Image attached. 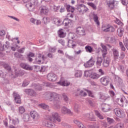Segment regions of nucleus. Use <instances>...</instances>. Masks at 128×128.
Wrapping results in <instances>:
<instances>
[{"label":"nucleus","instance_id":"f257e3e1","mask_svg":"<svg viewBox=\"0 0 128 128\" xmlns=\"http://www.w3.org/2000/svg\"><path fill=\"white\" fill-rule=\"evenodd\" d=\"M46 120H46L43 122L44 126L46 128H55L56 124L54 122H60V116L56 112H54L52 114V116H46Z\"/></svg>","mask_w":128,"mask_h":128},{"label":"nucleus","instance_id":"f03ea898","mask_svg":"<svg viewBox=\"0 0 128 128\" xmlns=\"http://www.w3.org/2000/svg\"><path fill=\"white\" fill-rule=\"evenodd\" d=\"M102 48V56L104 58V60L102 63V66L104 68H108L110 66V58H106V56L108 54V50L106 49V46L102 44H101Z\"/></svg>","mask_w":128,"mask_h":128},{"label":"nucleus","instance_id":"7ed1b4c3","mask_svg":"<svg viewBox=\"0 0 128 128\" xmlns=\"http://www.w3.org/2000/svg\"><path fill=\"white\" fill-rule=\"evenodd\" d=\"M60 94H58L56 92H51L50 94V98L49 100L50 102H52L54 100V102H56V104H54V106L56 108H60V102L58 100H60Z\"/></svg>","mask_w":128,"mask_h":128},{"label":"nucleus","instance_id":"20e7f679","mask_svg":"<svg viewBox=\"0 0 128 128\" xmlns=\"http://www.w3.org/2000/svg\"><path fill=\"white\" fill-rule=\"evenodd\" d=\"M102 30L104 32H114V28L108 24H103L102 26Z\"/></svg>","mask_w":128,"mask_h":128},{"label":"nucleus","instance_id":"39448f33","mask_svg":"<svg viewBox=\"0 0 128 128\" xmlns=\"http://www.w3.org/2000/svg\"><path fill=\"white\" fill-rule=\"evenodd\" d=\"M35 62L37 64H46L48 61L46 60V58L44 57V56H42V54H39L38 58L35 59Z\"/></svg>","mask_w":128,"mask_h":128},{"label":"nucleus","instance_id":"423d86ee","mask_svg":"<svg viewBox=\"0 0 128 128\" xmlns=\"http://www.w3.org/2000/svg\"><path fill=\"white\" fill-rule=\"evenodd\" d=\"M114 112L116 116H118V118H124L126 117L124 112V111L120 108H116L114 109Z\"/></svg>","mask_w":128,"mask_h":128},{"label":"nucleus","instance_id":"0eeeda50","mask_svg":"<svg viewBox=\"0 0 128 128\" xmlns=\"http://www.w3.org/2000/svg\"><path fill=\"white\" fill-rule=\"evenodd\" d=\"M110 78L108 76H104L100 78V83L105 86H106L110 84Z\"/></svg>","mask_w":128,"mask_h":128},{"label":"nucleus","instance_id":"6e6552de","mask_svg":"<svg viewBox=\"0 0 128 128\" xmlns=\"http://www.w3.org/2000/svg\"><path fill=\"white\" fill-rule=\"evenodd\" d=\"M62 24H64V26H66L67 28H72L74 26V23L72 22V20L68 18L64 19L62 22Z\"/></svg>","mask_w":128,"mask_h":128},{"label":"nucleus","instance_id":"1a4fd4ad","mask_svg":"<svg viewBox=\"0 0 128 128\" xmlns=\"http://www.w3.org/2000/svg\"><path fill=\"white\" fill-rule=\"evenodd\" d=\"M47 78L50 82H56L58 80V76L53 72H50L48 74Z\"/></svg>","mask_w":128,"mask_h":128},{"label":"nucleus","instance_id":"9d476101","mask_svg":"<svg viewBox=\"0 0 128 128\" xmlns=\"http://www.w3.org/2000/svg\"><path fill=\"white\" fill-rule=\"evenodd\" d=\"M30 115L31 118L34 120L36 122L40 118V114L36 110H32L30 112Z\"/></svg>","mask_w":128,"mask_h":128},{"label":"nucleus","instance_id":"9b49d317","mask_svg":"<svg viewBox=\"0 0 128 128\" xmlns=\"http://www.w3.org/2000/svg\"><path fill=\"white\" fill-rule=\"evenodd\" d=\"M106 2L110 10H112V8H114L116 4H118V2L116 1V0H106Z\"/></svg>","mask_w":128,"mask_h":128},{"label":"nucleus","instance_id":"f8f14e48","mask_svg":"<svg viewBox=\"0 0 128 128\" xmlns=\"http://www.w3.org/2000/svg\"><path fill=\"white\" fill-rule=\"evenodd\" d=\"M57 84H58L62 86H68L70 84V82L66 80H64L63 78H61L60 80Z\"/></svg>","mask_w":128,"mask_h":128},{"label":"nucleus","instance_id":"ddd939ff","mask_svg":"<svg viewBox=\"0 0 128 128\" xmlns=\"http://www.w3.org/2000/svg\"><path fill=\"white\" fill-rule=\"evenodd\" d=\"M78 10L79 12H82V14H84L88 10V8L83 4L79 5L78 7Z\"/></svg>","mask_w":128,"mask_h":128},{"label":"nucleus","instance_id":"4468645a","mask_svg":"<svg viewBox=\"0 0 128 128\" xmlns=\"http://www.w3.org/2000/svg\"><path fill=\"white\" fill-rule=\"evenodd\" d=\"M40 13L41 14H46L47 15L50 12L48 10V8L46 7V6H42L40 8Z\"/></svg>","mask_w":128,"mask_h":128},{"label":"nucleus","instance_id":"2eb2a0df","mask_svg":"<svg viewBox=\"0 0 128 128\" xmlns=\"http://www.w3.org/2000/svg\"><path fill=\"white\" fill-rule=\"evenodd\" d=\"M94 64V60H92V56L88 61L86 63H84V66L85 68H92Z\"/></svg>","mask_w":128,"mask_h":128},{"label":"nucleus","instance_id":"dca6fc26","mask_svg":"<svg viewBox=\"0 0 128 128\" xmlns=\"http://www.w3.org/2000/svg\"><path fill=\"white\" fill-rule=\"evenodd\" d=\"M76 33L79 36H86V31L82 27L79 26L76 29Z\"/></svg>","mask_w":128,"mask_h":128},{"label":"nucleus","instance_id":"f3484780","mask_svg":"<svg viewBox=\"0 0 128 128\" xmlns=\"http://www.w3.org/2000/svg\"><path fill=\"white\" fill-rule=\"evenodd\" d=\"M61 112L63 114H72V112L70 111V110L66 108V106H62L61 108Z\"/></svg>","mask_w":128,"mask_h":128},{"label":"nucleus","instance_id":"a211bd4d","mask_svg":"<svg viewBox=\"0 0 128 128\" xmlns=\"http://www.w3.org/2000/svg\"><path fill=\"white\" fill-rule=\"evenodd\" d=\"M112 52L113 56L115 60H118V58L120 56V53L118 50L116 48L112 49Z\"/></svg>","mask_w":128,"mask_h":128},{"label":"nucleus","instance_id":"6ab92c4d","mask_svg":"<svg viewBox=\"0 0 128 128\" xmlns=\"http://www.w3.org/2000/svg\"><path fill=\"white\" fill-rule=\"evenodd\" d=\"M20 66L24 70H32V68L26 64L21 63Z\"/></svg>","mask_w":128,"mask_h":128},{"label":"nucleus","instance_id":"aec40b11","mask_svg":"<svg viewBox=\"0 0 128 128\" xmlns=\"http://www.w3.org/2000/svg\"><path fill=\"white\" fill-rule=\"evenodd\" d=\"M24 92L26 94H29L32 96H36V92L32 89H24Z\"/></svg>","mask_w":128,"mask_h":128},{"label":"nucleus","instance_id":"412c9836","mask_svg":"<svg viewBox=\"0 0 128 128\" xmlns=\"http://www.w3.org/2000/svg\"><path fill=\"white\" fill-rule=\"evenodd\" d=\"M84 116L86 118H88L90 120H95L94 115V113H92V112H91L90 114H84Z\"/></svg>","mask_w":128,"mask_h":128},{"label":"nucleus","instance_id":"4be33fe9","mask_svg":"<svg viewBox=\"0 0 128 128\" xmlns=\"http://www.w3.org/2000/svg\"><path fill=\"white\" fill-rule=\"evenodd\" d=\"M14 100L16 104H20L21 102L20 96V95L16 92H14Z\"/></svg>","mask_w":128,"mask_h":128},{"label":"nucleus","instance_id":"5701e85b","mask_svg":"<svg viewBox=\"0 0 128 128\" xmlns=\"http://www.w3.org/2000/svg\"><path fill=\"white\" fill-rule=\"evenodd\" d=\"M30 22L32 24H36V26H38L42 24V22L40 20H36L34 18H30Z\"/></svg>","mask_w":128,"mask_h":128},{"label":"nucleus","instance_id":"b1692460","mask_svg":"<svg viewBox=\"0 0 128 128\" xmlns=\"http://www.w3.org/2000/svg\"><path fill=\"white\" fill-rule=\"evenodd\" d=\"M68 48H74L76 46V44L74 40H70L68 41Z\"/></svg>","mask_w":128,"mask_h":128},{"label":"nucleus","instance_id":"393cba45","mask_svg":"<svg viewBox=\"0 0 128 128\" xmlns=\"http://www.w3.org/2000/svg\"><path fill=\"white\" fill-rule=\"evenodd\" d=\"M26 0H23V2H26V6L28 8H32V6H34V4L32 3V0H30V2H26Z\"/></svg>","mask_w":128,"mask_h":128},{"label":"nucleus","instance_id":"a878e982","mask_svg":"<svg viewBox=\"0 0 128 128\" xmlns=\"http://www.w3.org/2000/svg\"><path fill=\"white\" fill-rule=\"evenodd\" d=\"M74 124H76L78 126L79 128H86V126H84V125L82 124L78 120H74Z\"/></svg>","mask_w":128,"mask_h":128},{"label":"nucleus","instance_id":"bb28decb","mask_svg":"<svg viewBox=\"0 0 128 128\" xmlns=\"http://www.w3.org/2000/svg\"><path fill=\"white\" fill-rule=\"evenodd\" d=\"M53 22L58 26H60L62 24V21L60 20L57 18H53Z\"/></svg>","mask_w":128,"mask_h":128},{"label":"nucleus","instance_id":"cd10ccee","mask_svg":"<svg viewBox=\"0 0 128 128\" xmlns=\"http://www.w3.org/2000/svg\"><path fill=\"white\" fill-rule=\"evenodd\" d=\"M58 35L60 38H65L66 37V33H64V30L62 29H60L58 31Z\"/></svg>","mask_w":128,"mask_h":128},{"label":"nucleus","instance_id":"c85d7f7f","mask_svg":"<svg viewBox=\"0 0 128 128\" xmlns=\"http://www.w3.org/2000/svg\"><path fill=\"white\" fill-rule=\"evenodd\" d=\"M4 66L5 68V70H6L8 72V74H11L10 76H12L13 74L12 73V68H10V66H8V64H4Z\"/></svg>","mask_w":128,"mask_h":128},{"label":"nucleus","instance_id":"c756f323","mask_svg":"<svg viewBox=\"0 0 128 128\" xmlns=\"http://www.w3.org/2000/svg\"><path fill=\"white\" fill-rule=\"evenodd\" d=\"M102 57H98L96 62L97 68H100V66H102Z\"/></svg>","mask_w":128,"mask_h":128},{"label":"nucleus","instance_id":"7c9ffc66","mask_svg":"<svg viewBox=\"0 0 128 128\" xmlns=\"http://www.w3.org/2000/svg\"><path fill=\"white\" fill-rule=\"evenodd\" d=\"M6 44L7 45L2 44L0 43V50L1 52H3V50H4V46H6V48H10V46L8 45L9 44L8 42H6Z\"/></svg>","mask_w":128,"mask_h":128},{"label":"nucleus","instance_id":"2f4dec72","mask_svg":"<svg viewBox=\"0 0 128 128\" xmlns=\"http://www.w3.org/2000/svg\"><path fill=\"white\" fill-rule=\"evenodd\" d=\"M118 34V36H122L124 35V28H119L117 30Z\"/></svg>","mask_w":128,"mask_h":128},{"label":"nucleus","instance_id":"473e14b6","mask_svg":"<svg viewBox=\"0 0 128 128\" xmlns=\"http://www.w3.org/2000/svg\"><path fill=\"white\" fill-rule=\"evenodd\" d=\"M38 106L39 108H43V110H48V106L46 105L45 104H40L38 105Z\"/></svg>","mask_w":128,"mask_h":128},{"label":"nucleus","instance_id":"72a5a7b5","mask_svg":"<svg viewBox=\"0 0 128 128\" xmlns=\"http://www.w3.org/2000/svg\"><path fill=\"white\" fill-rule=\"evenodd\" d=\"M50 22V18L48 17H44L43 18V22L44 24H48Z\"/></svg>","mask_w":128,"mask_h":128},{"label":"nucleus","instance_id":"f704fd0d","mask_svg":"<svg viewBox=\"0 0 128 128\" xmlns=\"http://www.w3.org/2000/svg\"><path fill=\"white\" fill-rule=\"evenodd\" d=\"M66 8L67 10V12H74V8L70 5H67Z\"/></svg>","mask_w":128,"mask_h":128},{"label":"nucleus","instance_id":"c9c22d12","mask_svg":"<svg viewBox=\"0 0 128 128\" xmlns=\"http://www.w3.org/2000/svg\"><path fill=\"white\" fill-rule=\"evenodd\" d=\"M100 76V75L99 74L94 73L91 76V78L93 80H98V78H99Z\"/></svg>","mask_w":128,"mask_h":128},{"label":"nucleus","instance_id":"e433bc0d","mask_svg":"<svg viewBox=\"0 0 128 128\" xmlns=\"http://www.w3.org/2000/svg\"><path fill=\"white\" fill-rule=\"evenodd\" d=\"M93 18L96 24H98V26H100V22H98V15L94 14L93 16Z\"/></svg>","mask_w":128,"mask_h":128},{"label":"nucleus","instance_id":"4c0bfd02","mask_svg":"<svg viewBox=\"0 0 128 128\" xmlns=\"http://www.w3.org/2000/svg\"><path fill=\"white\" fill-rule=\"evenodd\" d=\"M50 8H52L54 12H58L60 10V6H56L54 4L50 5Z\"/></svg>","mask_w":128,"mask_h":128},{"label":"nucleus","instance_id":"58836bf2","mask_svg":"<svg viewBox=\"0 0 128 128\" xmlns=\"http://www.w3.org/2000/svg\"><path fill=\"white\" fill-rule=\"evenodd\" d=\"M95 114L100 118V120H104V116H102L100 112L98 110H95Z\"/></svg>","mask_w":128,"mask_h":128},{"label":"nucleus","instance_id":"ea45409f","mask_svg":"<svg viewBox=\"0 0 128 128\" xmlns=\"http://www.w3.org/2000/svg\"><path fill=\"white\" fill-rule=\"evenodd\" d=\"M82 76V70H77L75 74L76 78H80Z\"/></svg>","mask_w":128,"mask_h":128},{"label":"nucleus","instance_id":"a19ab883","mask_svg":"<svg viewBox=\"0 0 128 128\" xmlns=\"http://www.w3.org/2000/svg\"><path fill=\"white\" fill-rule=\"evenodd\" d=\"M108 96H106V95L103 94H100V98L101 100H108Z\"/></svg>","mask_w":128,"mask_h":128},{"label":"nucleus","instance_id":"79ce46f5","mask_svg":"<svg viewBox=\"0 0 128 128\" xmlns=\"http://www.w3.org/2000/svg\"><path fill=\"white\" fill-rule=\"evenodd\" d=\"M28 84H30V81L27 80H25L22 83V86H23V88H26V86H27Z\"/></svg>","mask_w":128,"mask_h":128},{"label":"nucleus","instance_id":"37998d69","mask_svg":"<svg viewBox=\"0 0 128 128\" xmlns=\"http://www.w3.org/2000/svg\"><path fill=\"white\" fill-rule=\"evenodd\" d=\"M42 85L40 86V84H34V88L36 90H42Z\"/></svg>","mask_w":128,"mask_h":128},{"label":"nucleus","instance_id":"c03bdc74","mask_svg":"<svg viewBox=\"0 0 128 128\" xmlns=\"http://www.w3.org/2000/svg\"><path fill=\"white\" fill-rule=\"evenodd\" d=\"M87 4L89 6H91L93 8V10H96V6L92 2H88Z\"/></svg>","mask_w":128,"mask_h":128},{"label":"nucleus","instance_id":"a18cd8bd","mask_svg":"<svg viewBox=\"0 0 128 128\" xmlns=\"http://www.w3.org/2000/svg\"><path fill=\"white\" fill-rule=\"evenodd\" d=\"M23 118L24 120V122H28V120H30V115L28 114H24Z\"/></svg>","mask_w":128,"mask_h":128},{"label":"nucleus","instance_id":"49530a36","mask_svg":"<svg viewBox=\"0 0 128 128\" xmlns=\"http://www.w3.org/2000/svg\"><path fill=\"white\" fill-rule=\"evenodd\" d=\"M102 112H110V108H108V107L106 106L102 108Z\"/></svg>","mask_w":128,"mask_h":128},{"label":"nucleus","instance_id":"de8ad7c7","mask_svg":"<svg viewBox=\"0 0 128 128\" xmlns=\"http://www.w3.org/2000/svg\"><path fill=\"white\" fill-rule=\"evenodd\" d=\"M84 90H86V89H84V90H81L80 92V96H86L87 94L86 92H84Z\"/></svg>","mask_w":128,"mask_h":128},{"label":"nucleus","instance_id":"09e8293b","mask_svg":"<svg viewBox=\"0 0 128 128\" xmlns=\"http://www.w3.org/2000/svg\"><path fill=\"white\" fill-rule=\"evenodd\" d=\"M85 48L86 51L88 52H92V48L90 46H86Z\"/></svg>","mask_w":128,"mask_h":128},{"label":"nucleus","instance_id":"8fccbe9b","mask_svg":"<svg viewBox=\"0 0 128 128\" xmlns=\"http://www.w3.org/2000/svg\"><path fill=\"white\" fill-rule=\"evenodd\" d=\"M20 122L18 121V118H15L14 119L12 120V124H18Z\"/></svg>","mask_w":128,"mask_h":128},{"label":"nucleus","instance_id":"3c124183","mask_svg":"<svg viewBox=\"0 0 128 128\" xmlns=\"http://www.w3.org/2000/svg\"><path fill=\"white\" fill-rule=\"evenodd\" d=\"M85 92H88L89 96H90L91 98H94V94H92V91L88 90H85Z\"/></svg>","mask_w":128,"mask_h":128},{"label":"nucleus","instance_id":"603ef678","mask_svg":"<svg viewBox=\"0 0 128 128\" xmlns=\"http://www.w3.org/2000/svg\"><path fill=\"white\" fill-rule=\"evenodd\" d=\"M117 68L120 72H124V66H122L118 65V66H117Z\"/></svg>","mask_w":128,"mask_h":128},{"label":"nucleus","instance_id":"864d4df0","mask_svg":"<svg viewBox=\"0 0 128 128\" xmlns=\"http://www.w3.org/2000/svg\"><path fill=\"white\" fill-rule=\"evenodd\" d=\"M24 112H25V110L24 106L19 107V112H20V114H24Z\"/></svg>","mask_w":128,"mask_h":128},{"label":"nucleus","instance_id":"5fc2aeb1","mask_svg":"<svg viewBox=\"0 0 128 128\" xmlns=\"http://www.w3.org/2000/svg\"><path fill=\"white\" fill-rule=\"evenodd\" d=\"M114 128H124V124H118L117 125H116Z\"/></svg>","mask_w":128,"mask_h":128},{"label":"nucleus","instance_id":"6e6d98bb","mask_svg":"<svg viewBox=\"0 0 128 128\" xmlns=\"http://www.w3.org/2000/svg\"><path fill=\"white\" fill-rule=\"evenodd\" d=\"M114 78L115 82H118V80H120V78L116 75H114Z\"/></svg>","mask_w":128,"mask_h":128},{"label":"nucleus","instance_id":"4d7b16f0","mask_svg":"<svg viewBox=\"0 0 128 128\" xmlns=\"http://www.w3.org/2000/svg\"><path fill=\"white\" fill-rule=\"evenodd\" d=\"M0 76L2 78H4L6 76V74L4 73L2 71H0Z\"/></svg>","mask_w":128,"mask_h":128},{"label":"nucleus","instance_id":"13d9d810","mask_svg":"<svg viewBox=\"0 0 128 128\" xmlns=\"http://www.w3.org/2000/svg\"><path fill=\"white\" fill-rule=\"evenodd\" d=\"M56 50V47L50 48L49 49V52H55Z\"/></svg>","mask_w":128,"mask_h":128},{"label":"nucleus","instance_id":"bf43d9fd","mask_svg":"<svg viewBox=\"0 0 128 128\" xmlns=\"http://www.w3.org/2000/svg\"><path fill=\"white\" fill-rule=\"evenodd\" d=\"M115 22L117 24H118V26H122L123 24L120 20L116 18V20L115 21Z\"/></svg>","mask_w":128,"mask_h":128},{"label":"nucleus","instance_id":"052dcab7","mask_svg":"<svg viewBox=\"0 0 128 128\" xmlns=\"http://www.w3.org/2000/svg\"><path fill=\"white\" fill-rule=\"evenodd\" d=\"M8 18H12V20H16V22H20V19H18L14 16H8Z\"/></svg>","mask_w":128,"mask_h":128},{"label":"nucleus","instance_id":"680f3d73","mask_svg":"<svg viewBox=\"0 0 128 128\" xmlns=\"http://www.w3.org/2000/svg\"><path fill=\"white\" fill-rule=\"evenodd\" d=\"M6 36V31L4 30H0V36Z\"/></svg>","mask_w":128,"mask_h":128},{"label":"nucleus","instance_id":"e2e57ef3","mask_svg":"<svg viewBox=\"0 0 128 128\" xmlns=\"http://www.w3.org/2000/svg\"><path fill=\"white\" fill-rule=\"evenodd\" d=\"M107 120H108V122H109L110 124H112V123L114 122V119L110 118H107Z\"/></svg>","mask_w":128,"mask_h":128},{"label":"nucleus","instance_id":"0e129e2a","mask_svg":"<svg viewBox=\"0 0 128 128\" xmlns=\"http://www.w3.org/2000/svg\"><path fill=\"white\" fill-rule=\"evenodd\" d=\"M84 74L85 76H90V72L88 70L85 71Z\"/></svg>","mask_w":128,"mask_h":128},{"label":"nucleus","instance_id":"69168bd1","mask_svg":"<svg viewBox=\"0 0 128 128\" xmlns=\"http://www.w3.org/2000/svg\"><path fill=\"white\" fill-rule=\"evenodd\" d=\"M98 72L100 74V76H104V71L102 68L98 70Z\"/></svg>","mask_w":128,"mask_h":128},{"label":"nucleus","instance_id":"338daca9","mask_svg":"<svg viewBox=\"0 0 128 128\" xmlns=\"http://www.w3.org/2000/svg\"><path fill=\"white\" fill-rule=\"evenodd\" d=\"M34 68H35L36 72H40L41 68L40 66H34Z\"/></svg>","mask_w":128,"mask_h":128},{"label":"nucleus","instance_id":"774afa93","mask_svg":"<svg viewBox=\"0 0 128 128\" xmlns=\"http://www.w3.org/2000/svg\"><path fill=\"white\" fill-rule=\"evenodd\" d=\"M124 44H125L126 48H127V50H128V40H126L124 42Z\"/></svg>","mask_w":128,"mask_h":128}]
</instances>
